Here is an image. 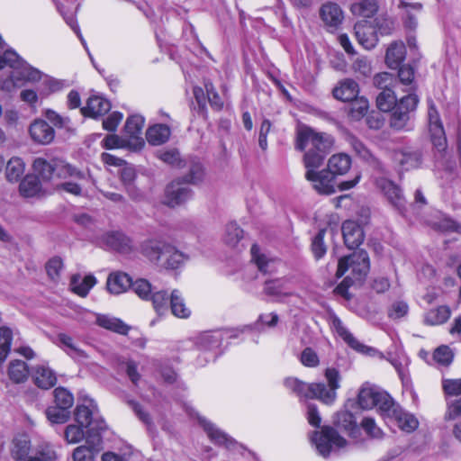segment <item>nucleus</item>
<instances>
[{
	"instance_id": "nucleus-63",
	"label": "nucleus",
	"mask_w": 461,
	"mask_h": 461,
	"mask_svg": "<svg viewBox=\"0 0 461 461\" xmlns=\"http://www.w3.org/2000/svg\"><path fill=\"white\" fill-rule=\"evenodd\" d=\"M447 405V409L445 413V419L447 420H455L461 416V397L448 400Z\"/></svg>"
},
{
	"instance_id": "nucleus-6",
	"label": "nucleus",
	"mask_w": 461,
	"mask_h": 461,
	"mask_svg": "<svg viewBox=\"0 0 461 461\" xmlns=\"http://www.w3.org/2000/svg\"><path fill=\"white\" fill-rule=\"evenodd\" d=\"M6 66L14 69L11 78L14 81V84H17L16 82L20 80L36 81L41 78V72L32 68L14 50H6L3 55H0V69Z\"/></svg>"
},
{
	"instance_id": "nucleus-22",
	"label": "nucleus",
	"mask_w": 461,
	"mask_h": 461,
	"mask_svg": "<svg viewBox=\"0 0 461 461\" xmlns=\"http://www.w3.org/2000/svg\"><path fill=\"white\" fill-rule=\"evenodd\" d=\"M29 131L32 139L42 145L50 143L55 137L54 129L43 120L34 121L31 124Z\"/></svg>"
},
{
	"instance_id": "nucleus-7",
	"label": "nucleus",
	"mask_w": 461,
	"mask_h": 461,
	"mask_svg": "<svg viewBox=\"0 0 461 461\" xmlns=\"http://www.w3.org/2000/svg\"><path fill=\"white\" fill-rule=\"evenodd\" d=\"M310 439L317 452L323 457L329 456L331 451L344 448L348 445L347 440L330 426L322 427L321 430L314 431Z\"/></svg>"
},
{
	"instance_id": "nucleus-46",
	"label": "nucleus",
	"mask_w": 461,
	"mask_h": 461,
	"mask_svg": "<svg viewBox=\"0 0 461 461\" xmlns=\"http://www.w3.org/2000/svg\"><path fill=\"white\" fill-rule=\"evenodd\" d=\"M149 301L152 303L153 308L158 314L163 315L167 312L170 297H168L166 291L160 290L153 292L149 297Z\"/></svg>"
},
{
	"instance_id": "nucleus-29",
	"label": "nucleus",
	"mask_w": 461,
	"mask_h": 461,
	"mask_svg": "<svg viewBox=\"0 0 461 461\" xmlns=\"http://www.w3.org/2000/svg\"><path fill=\"white\" fill-rule=\"evenodd\" d=\"M406 48L403 42L395 41L386 50L385 61L389 68H397L405 59Z\"/></svg>"
},
{
	"instance_id": "nucleus-17",
	"label": "nucleus",
	"mask_w": 461,
	"mask_h": 461,
	"mask_svg": "<svg viewBox=\"0 0 461 461\" xmlns=\"http://www.w3.org/2000/svg\"><path fill=\"white\" fill-rule=\"evenodd\" d=\"M87 446L77 447L73 452L74 461H95V453L102 449V437L96 435H86Z\"/></svg>"
},
{
	"instance_id": "nucleus-31",
	"label": "nucleus",
	"mask_w": 461,
	"mask_h": 461,
	"mask_svg": "<svg viewBox=\"0 0 461 461\" xmlns=\"http://www.w3.org/2000/svg\"><path fill=\"white\" fill-rule=\"evenodd\" d=\"M26 165L19 157L11 158L5 165V178L10 183L19 182L24 175Z\"/></svg>"
},
{
	"instance_id": "nucleus-40",
	"label": "nucleus",
	"mask_w": 461,
	"mask_h": 461,
	"mask_svg": "<svg viewBox=\"0 0 461 461\" xmlns=\"http://www.w3.org/2000/svg\"><path fill=\"white\" fill-rule=\"evenodd\" d=\"M334 326L337 333L347 342L352 348L361 353H368L371 349L361 344L353 335L342 325L339 320L334 321Z\"/></svg>"
},
{
	"instance_id": "nucleus-44",
	"label": "nucleus",
	"mask_w": 461,
	"mask_h": 461,
	"mask_svg": "<svg viewBox=\"0 0 461 461\" xmlns=\"http://www.w3.org/2000/svg\"><path fill=\"white\" fill-rule=\"evenodd\" d=\"M13 330L7 326L0 327V366L5 361L11 350Z\"/></svg>"
},
{
	"instance_id": "nucleus-33",
	"label": "nucleus",
	"mask_w": 461,
	"mask_h": 461,
	"mask_svg": "<svg viewBox=\"0 0 461 461\" xmlns=\"http://www.w3.org/2000/svg\"><path fill=\"white\" fill-rule=\"evenodd\" d=\"M31 441L26 435H20L14 438L11 447V456L16 461H24L29 456Z\"/></svg>"
},
{
	"instance_id": "nucleus-45",
	"label": "nucleus",
	"mask_w": 461,
	"mask_h": 461,
	"mask_svg": "<svg viewBox=\"0 0 461 461\" xmlns=\"http://www.w3.org/2000/svg\"><path fill=\"white\" fill-rule=\"evenodd\" d=\"M351 102L348 116L353 121H359L367 113L369 103L365 97H357Z\"/></svg>"
},
{
	"instance_id": "nucleus-43",
	"label": "nucleus",
	"mask_w": 461,
	"mask_h": 461,
	"mask_svg": "<svg viewBox=\"0 0 461 461\" xmlns=\"http://www.w3.org/2000/svg\"><path fill=\"white\" fill-rule=\"evenodd\" d=\"M397 103V98L393 89H385L376 97L377 108L384 113L392 111Z\"/></svg>"
},
{
	"instance_id": "nucleus-23",
	"label": "nucleus",
	"mask_w": 461,
	"mask_h": 461,
	"mask_svg": "<svg viewBox=\"0 0 461 461\" xmlns=\"http://www.w3.org/2000/svg\"><path fill=\"white\" fill-rule=\"evenodd\" d=\"M342 234L345 245L352 249L357 248L364 240L362 228L354 221H346L342 224Z\"/></svg>"
},
{
	"instance_id": "nucleus-4",
	"label": "nucleus",
	"mask_w": 461,
	"mask_h": 461,
	"mask_svg": "<svg viewBox=\"0 0 461 461\" xmlns=\"http://www.w3.org/2000/svg\"><path fill=\"white\" fill-rule=\"evenodd\" d=\"M369 270L368 255L364 250L354 252L353 254L341 258L338 263L336 276L341 277L347 272L348 275L343 282L337 286L338 294L345 295L348 287L355 282L362 281Z\"/></svg>"
},
{
	"instance_id": "nucleus-8",
	"label": "nucleus",
	"mask_w": 461,
	"mask_h": 461,
	"mask_svg": "<svg viewBox=\"0 0 461 461\" xmlns=\"http://www.w3.org/2000/svg\"><path fill=\"white\" fill-rule=\"evenodd\" d=\"M393 402V398L386 392L368 383L361 386L357 395V402L362 409L370 410L376 407L383 415L390 410Z\"/></svg>"
},
{
	"instance_id": "nucleus-9",
	"label": "nucleus",
	"mask_w": 461,
	"mask_h": 461,
	"mask_svg": "<svg viewBox=\"0 0 461 461\" xmlns=\"http://www.w3.org/2000/svg\"><path fill=\"white\" fill-rule=\"evenodd\" d=\"M75 419L81 427L89 428L86 435H101L106 429L104 420L98 416V408L93 400H88L86 403L76 408Z\"/></svg>"
},
{
	"instance_id": "nucleus-51",
	"label": "nucleus",
	"mask_w": 461,
	"mask_h": 461,
	"mask_svg": "<svg viewBox=\"0 0 461 461\" xmlns=\"http://www.w3.org/2000/svg\"><path fill=\"white\" fill-rule=\"evenodd\" d=\"M414 71L410 66H402L399 68L397 86L402 84L406 87L404 91L411 92V94L415 90L413 84Z\"/></svg>"
},
{
	"instance_id": "nucleus-25",
	"label": "nucleus",
	"mask_w": 461,
	"mask_h": 461,
	"mask_svg": "<svg viewBox=\"0 0 461 461\" xmlns=\"http://www.w3.org/2000/svg\"><path fill=\"white\" fill-rule=\"evenodd\" d=\"M111 109V104L106 99L93 95L86 102V105L81 108V113L85 116L96 118L104 115Z\"/></svg>"
},
{
	"instance_id": "nucleus-47",
	"label": "nucleus",
	"mask_w": 461,
	"mask_h": 461,
	"mask_svg": "<svg viewBox=\"0 0 461 461\" xmlns=\"http://www.w3.org/2000/svg\"><path fill=\"white\" fill-rule=\"evenodd\" d=\"M243 238V230L235 222H230L226 225L223 237L224 243L234 248Z\"/></svg>"
},
{
	"instance_id": "nucleus-15",
	"label": "nucleus",
	"mask_w": 461,
	"mask_h": 461,
	"mask_svg": "<svg viewBox=\"0 0 461 461\" xmlns=\"http://www.w3.org/2000/svg\"><path fill=\"white\" fill-rule=\"evenodd\" d=\"M376 185L393 207L401 212L404 210L406 201L397 185L387 178H379Z\"/></svg>"
},
{
	"instance_id": "nucleus-26",
	"label": "nucleus",
	"mask_w": 461,
	"mask_h": 461,
	"mask_svg": "<svg viewBox=\"0 0 461 461\" xmlns=\"http://www.w3.org/2000/svg\"><path fill=\"white\" fill-rule=\"evenodd\" d=\"M131 284L132 280L126 273L114 272L109 275L106 287L109 293L120 294L131 288Z\"/></svg>"
},
{
	"instance_id": "nucleus-1",
	"label": "nucleus",
	"mask_w": 461,
	"mask_h": 461,
	"mask_svg": "<svg viewBox=\"0 0 461 461\" xmlns=\"http://www.w3.org/2000/svg\"><path fill=\"white\" fill-rule=\"evenodd\" d=\"M333 142L330 135L317 132L310 127L301 126L297 130L295 149L304 151L305 178L321 194H331L335 192L334 176L328 170L316 171L322 165Z\"/></svg>"
},
{
	"instance_id": "nucleus-10",
	"label": "nucleus",
	"mask_w": 461,
	"mask_h": 461,
	"mask_svg": "<svg viewBox=\"0 0 461 461\" xmlns=\"http://www.w3.org/2000/svg\"><path fill=\"white\" fill-rule=\"evenodd\" d=\"M418 103L419 98L414 93L402 97L393 109L390 126L397 131L406 128L410 121V114L416 109Z\"/></svg>"
},
{
	"instance_id": "nucleus-27",
	"label": "nucleus",
	"mask_w": 461,
	"mask_h": 461,
	"mask_svg": "<svg viewBox=\"0 0 461 461\" xmlns=\"http://www.w3.org/2000/svg\"><path fill=\"white\" fill-rule=\"evenodd\" d=\"M95 323L104 329L122 335L127 334L130 330V327L122 320L106 314H96Z\"/></svg>"
},
{
	"instance_id": "nucleus-55",
	"label": "nucleus",
	"mask_w": 461,
	"mask_h": 461,
	"mask_svg": "<svg viewBox=\"0 0 461 461\" xmlns=\"http://www.w3.org/2000/svg\"><path fill=\"white\" fill-rule=\"evenodd\" d=\"M374 85L382 91L393 89L397 87V79H395L392 74L383 72L375 76Z\"/></svg>"
},
{
	"instance_id": "nucleus-56",
	"label": "nucleus",
	"mask_w": 461,
	"mask_h": 461,
	"mask_svg": "<svg viewBox=\"0 0 461 461\" xmlns=\"http://www.w3.org/2000/svg\"><path fill=\"white\" fill-rule=\"evenodd\" d=\"M68 409L59 406L50 407L46 411L48 420L52 423H65L69 417Z\"/></svg>"
},
{
	"instance_id": "nucleus-38",
	"label": "nucleus",
	"mask_w": 461,
	"mask_h": 461,
	"mask_svg": "<svg viewBox=\"0 0 461 461\" xmlns=\"http://www.w3.org/2000/svg\"><path fill=\"white\" fill-rule=\"evenodd\" d=\"M169 136L170 129L165 124H156L149 127L146 133L148 141L152 145L165 143L169 139Z\"/></svg>"
},
{
	"instance_id": "nucleus-21",
	"label": "nucleus",
	"mask_w": 461,
	"mask_h": 461,
	"mask_svg": "<svg viewBox=\"0 0 461 461\" xmlns=\"http://www.w3.org/2000/svg\"><path fill=\"white\" fill-rule=\"evenodd\" d=\"M100 242L110 249L127 253L131 249V240L120 231H108L102 235Z\"/></svg>"
},
{
	"instance_id": "nucleus-3",
	"label": "nucleus",
	"mask_w": 461,
	"mask_h": 461,
	"mask_svg": "<svg viewBox=\"0 0 461 461\" xmlns=\"http://www.w3.org/2000/svg\"><path fill=\"white\" fill-rule=\"evenodd\" d=\"M324 375L328 382L327 385L323 383L307 384L297 378H287L285 384L300 397L317 399L324 404L330 405L337 399V390L340 387L341 376L335 368H327Z\"/></svg>"
},
{
	"instance_id": "nucleus-41",
	"label": "nucleus",
	"mask_w": 461,
	"mask_h": 461,
	"mask_svg": "<svg viewBox=\"0 0 461 461\" xmlns=\"http://www.w3.org/2000/svg\"><path fill=\"white\" fill-rule=\"evenodd\" d=\"M204 430L207 432L212 441L216 444H223L229 447L234 443L233 439L229 438L224 432L218 429L212 423L205 420H200Z\"/></svg>"
},
{
	"instance_id": "nucleus-61",
	"label": "nucleus",
	"mask_w": 461,
	"mask_h": 461,
	"mask_svg": "<svg viewBox=\"0 0 461 461\" xmlns=\"http://www.w3.org/2000/svg\"><path fill=\"white\" fill-rule=\"evenodd\" d=\"M62 269L63 260L59 257L50 258L46 264L47 274L52 280L59 277Z\"/></svg>"
},
{
	"instance_id": "nucleus-11",
	"label": "nucleus",
	"mask_w": 461,
	"mask_h": 461,
	"mask_svg": "<svg viewBox=\"0 0 461 461\" xmlns=\"http://www.w3.org/2000/svg\"><path fill=\"white\" fill-rule=\"evenodd\" d=\"M428 119L431 141L438 151H442L445 149L447 144L445 131L439 113L431 101H429Z\"/></svg>"
},
{
	"instance_id": "nucleus-14",
	"label": "nucleus",
	"mask_w": 461,
	"mask_h": 461,
	"mask_svg": "<svg viewBox=\"0 0 461 461\" xmlns=\"http://www.w3.org/2000/svg\"><path fill=\"white\" fill-rule=\"evenodd\" d=\"M320 17L324 25L330 30H337L344 20L341 7L333 2H326L320 8Z\"/></svg>"
},
{
	"instance_id": "nucleus-32",
	"label": "nucleus",
	"mask_w": 461,
	"mask_h": 461,
	"mask_svg": "<svg viewBox=\"0 0 461 461\" xmlns=\"http://www.w3.org/2000/svg\"><path fill=\"white\" fill-rule=\"evenodd\" d=\"M351 166L349 156L339 153L331 156L328 161V171L334 176L346 174Z\"/></svg>"
},
{
	"instance_id": "nucleus-64",
	"label": "nucleus",
	"mask_w": 461,
	"mask_h": 461,
	"mask_svg": "<svg viewBox=\"0 0 461 461\" xmlns=\"http://www.w3.org/2000/svg\"><path fill=\"white\" fill-rule=\"evenodd\" d=\"M409 311L408 304L404 302H395L389 309L388 316L393 320H398L404 317Z\"/></svg>"
},
{
	"instance_id": "nucleus-36",
	"label": "nucleus",
	"mask_w": 461,
	"mask_h": 461,
	"mask_svg": "<svg viewBox=\"0 0 461 461\" xmlns=\"http://www.w3.org/2000/svg\"><path fill=\"white\" fill-rule=\"evenodd\" d=\"M170 309L174 316L180 319H187L191 315V310L186 306L180 291L173 290L170 294Z\"/></svg>"
},
{
	"instance_id": "nucleus-2",
	"label": "nucleus",
	"mask_w": 461,
	"mask_h": 461,
	"mask_svg": "<svg viewBox=\"0 0 461 461\" xmlns=\"http://www.w3.org/2000/svg\"><path fill=\"white\" fill-rule=\"evenodd\" d=\"M33 168L44 180H64L55 184L59 189L73 195H81L82 182L86 179V175L68 162L59 158L47 161L38 158L33 162Z\"/></svg>"
},
{
	"instance_id": "nucleus-13",
	"label": "nucleus",
	"mask_w": 461,
	"mask_h": 461,
	"mask_svg": "<svg viewBox=\"0 0 461 461\" xmlns=\"http://www.w3.org/2000/svg\"><path fill=\"white\" fill-rule=\"evenodd\" d=\"M389 409V411L384 412V416L393 419L402 431L410 433L418 428L419 421L414 415L404 411L394 402H393V405Z\"/></svg>"
},
{
	"instance_id": "nucleus-19",
	"label": "nucleus",
	"mask_w": 461,
	"mask_h": 461,
	"mask_svg": "<svg viewBox=\"0 0 461 461\" xmlns=\"http://www.w3.org/2000/svg\"><path fill=\"white\" fill-rule=\"evenodd\" d=\"M144 122V118L140 115L130 116L126 121L124 133L134 149L140 148L144 144L142 139Z\"/></svg>"
},
{
	"instance_id": "nucleus-50",
	"label": "nucleus",
	"mask_w": 461,
	"mask_h": 461,
	"mask_svg": "<svg viewBox=\"0 0 461 461\" xmlns=\"http://www.w3.org/2000/svg\"><path fill=\"white\" fill-rule=\"evenodd\" d=\"M251 255L252 259L255 261L260 271L264 273L272 271V267L275 265L276 261L268 259L264 254H261L258 246L253 245L251 247Z\"/></svg>"
},
{
	"instance_id": "nucleus-34",
	"label": "nucleus",
	"mask_w": 461,
	"mask_h": 461,
	"mask_svg": "<svg viewBox=\"0 0 461 461\" xmlns=\"http://www.w3.org/2000/svg\"><path fill=\"white\" fill-rule=\"evenodd\" d=\"M58 342L59 347L67 352L71 357L77 360H83L87 357V355L84 350L77 347L73 338L65 333H59L58 335Z\"/></svg>"
},
{
	"instance_id": "nucleus-35",
	"label": "nucleus",
	"mask_w": 461,
	"mask_h": 461,
	"mask_svg": "<svg viewBox=\"0 0 461 461\" xmlns=\"http://www.w3.org/2000/svg\"><path fill=\"white\" fill-rule=\"evenodd\" d=\"M337 427L344 429L349 436L356 437L358 433V427L354 415L348 411H339L334 420Z\"/></svg>"
},
{
	"instance_id": "nucleus-58",
	"label": "nucleus",
	"mask_w": 461,
	"mask_h": 461,
	"mask_svg": "<svg viewBox=\"0 0 461 461\" xmlns=\"http://www.w3.org/2000/svg\"><path fill=\"white\" fill-rule=\"evenodd\" d=\"M103 146L107 149L125 147L132 148V144L130 143V140L126 136L121 138L115 134L107 135L103 140Z\"/></svg>"
},
{
	"instance_id": "nucleus-60",
	"label": "nucleus",
	"mask_w": 461,
	"mask_h": 461,
	"mask_svg": "<svg viewBox=\"0 0 461 461\" xmlns=\"http://www.w3.org/2000/svg\"><path fill=\"white\" fill-rule=\"evenodd\" d=\"M83 428L79 424L78 425H68L65 430V438L69 444H76L81 441L85 433L83 431Z\"/></svg>"
},
{
	"instance_id": "nucleus-57",
	"label": "nucleus",
	"mask_w": 461,
	"mask_h": 461,
	"mask_svg": "<svg viewBox=\"0 0 461 461\" xmlns=\"http://www.w3.org/2000/svg\"><path fill=\"white\" fill-rule=\"evenodd\" d=\"M325 233V230H321L312 240V251L316 259L321 258L326 254L327 247L324 243Z\"/></svg>"
},
{
	"instance_id": "nucleus-49",
	"label": "nucleus",
	"mask_w": 461,
	"mask_h": 461,
	"mask_svg": "<svg viewBox=\"0 0 461 461\" xmlns=\"http://www.w3.org/2000/svg\"><path fill=\"white\" fill-rule=\"evenodd\" d=\"M264 290L267 294L272 296L290 295L292 294L287 289V283L282 279L266 282Z\"/></svg>"
},
{
	"instance_id": "nucleus-24",
	"label": "nucleus",
	"mask_w": 461,
	"mask_h": 461,
	"mask_svg": "<svg viewBox=\"0 0 461 461\" xmlns=\"http://www.w3.org/2000/svg\"><path fill=\"white\" fill-rule=\"evenodd\" d=\"M359 93L358 84L350 78H346L338 83L333 88V96L342 102H351Z\"/></svg>"
},
{
	"instance_id": "nucleus-39",
	"label": "nucleus",
	"mask_w": 461,
	"mask_h": 461,
	"mask_svg": "<svg viewBox=\"0 0 461 461\" xmlns=\"http://www.w3.org/2000/svg\"><path fill=\"white\" fill-rule=\"evenodd\" d=\"M378 10L376 0H362L350 6V11L355 16L372 18Z\"/></svg>"
},
{
	"instance_id": "nucleus-16",
	"label": "nucleus",
	"mask_w": 461,
	"mask_h": 461,
	"mask_svg": "<svg viewBox=\"0 0 461 461\" xmlns=\"http://www.w3.org/2000/svg\"><path fill=\"white\" fill-rule=\"evenodd\" d=\"M356 38L360 45L366 50L373 49L377 41V31L370 21H358L354 27Z\"/></svg>"
},
{
	"instance_id": "nucleus-52",
	"label": "nucleus",
	"mask_w": 461,
	"mask_h": 461,
	"mask_svg": "<svg viewBox=\"0 0 461 461\" xmlns=\"http://www.w3.org/2000/svg\"><path fill=\"white\" fill-rule=\"evenodd\" d=\"M131 288L143 301H149V297L153 293L151 284L144 278L132 281Z\"/></svg>"
},
{
	"instance_id": "nucleus-20",
	"label": "nucleus",
	"mask_w": 461,
	"mask_h": 461,
	"mask_svg": "<svg viewBox=\"0 0 461 461\" xmlns=\"http://www.w3.org/2000/svg\"><path fill=\"white\" fill-rule=\"evenodd\" d=\"M191 196L192 192L189 187L179 183H172L166 189L164 203L170 207H176L189 200Z\"/></svg>"
},
{
	"instance_id": "nucleus-12",
	"label": "nucleus",
	"mask_w": 461,
	"mask_h": 461,
	"mask_svg": "<svg viewBox=\"0 0 461 461\" xmlns=\"http://www.w3.org/2000/svg\"><path fill=\"white\" fill-rule=\"evenodd\" d=\"M392 158L402 170L417 168L421 163V153L411 147H402L393 151Z\"/></svg>"
},
{
	"instance_id": "nucleus-62",
	"label": "nucleus",
	"mask_w": 461,
	"mask_h": 461,
	"mask_svg": "<svg viewBox=\"0 0 461 461\" xmlns=\"http://www.w3.org/2000/svg\"><path fill=\"white\" fill-rule=\"evenodd\" d=\"M433 359L443 366L449 365L453 359V354L447 346L438 347L433 353Z\"/></svg>"
},
{
	"instance_id": "nucleus-5",
	"label": "nucleus",
	"mask_w": 461,
	"mask_h": 461,
	"mask_svg": "<svg viewBox=\"0 0 461 461\" xmlns=\"http://www.w3.org/2000/svg\"><path fill=\"white\" fill-rule=\"evenodd\" d=\"M142 254L151 262L165 268L176 269L186 259L185 255L171 244L159 240H148L141 245Z\"/></svg>"
},
{
	"instance_id": "nucleus-53",
	"label": "nucleus",
	"mask_w": 461,
	"mask_h": 461,
	"mask_svg": "<svg viewBox=\"0 0 461 461\" xmlns=\"http://www.w3.org/2000/svg\"><path fill=\"white\" fill-rule=\"evenodd\" d=\"M442 387L447 402L450 399L461 398V378L443 379Z\"/></svg>"
},
{
	"instance_id": "nucleus-37",
	"label": "nucleus",
	"mask_w": 461,
	"mask_h": 461,
	"mask_svg": "<svg viewBox=\"0 0 461 461\" xmlns=\"http://www.w3.org/2000/svg\"><path fill=\"white\" fill-rule=\"evenodd\" d=\"M59 455L51 444L43 442L38 445L34 454L28 456L24 461H58Z\"/></svg>"
},
{
	"instance_id": "nucleus-18",
	"label": "nucleus",
	"mask_w": 461,
	"mask_h": 461,
	"mask_svg": "<svg viewBox=\"0 0 461 461\" xmlns=\"http://www.w3.org/2000/svg\"><path fill=\"white\" fill-rule=\"evenodd\" d=\"M31 376L35 385L43 390L50 389L57 384L56 373L46 364L35 365Z\"/></svg>"
},
{
	"instance_id": "nucleus-30",
	"label": "nucleus",
	"mask_w": 461,
	"mask_h": 461,
	"mask_svg": "<svg viewBox=\"0 0 461 461\" xmlns=\"http://www.w3.org/2000/svg\"><path fill=\"white\" fill-rule=\"evenodd\" d=\"M95 284L96 279L92 275L85 276H81L80 275H74L70 280V287L72 292L81 297H86Z\"/></svg>"
},
{
	"instance_id": "nucleus-28",
	"label": "nucleus",
	"mask_w": 461,
	"mask_h": 461,
	"mask_svg": "<svg viewBox=\"0 0 461 461\" xmlns=\"http://www.w3.org/2000/svg\"><path fill=\"white\" fill-rule=\"evenodd\" d=\"M7 375L13 383L23 384L28 379L31 372L24 361L14 359L10 361L8 365Z\"/></svg>"
},
{
	"instance_id": "nucleus-59",
	"label": "nucleus",
	"mask_w": 461,
	"mask_h": 461,
	"mask_svg": "<svg viewBox=\"0 0 461 461\" xmlns=\"http://www.w3.org/2000/svg\"><path fill=\"white\" fill-rule=\"evenodd\" d=\"M361 427L371 438H381L384 435L383 430L376 425L375 420L373 418H364L361 421Z\"/></svg>"
},
{
	"instance_id": "nucleus-42",
	"label": "nucleus",
	"mask_w": 461,
	"mask_h": 461,
	"mask_svg": "<svg viewBox=\"0 0 461 461\" xmlns=\"http://www.w3.org/2000/svg\"><path fill=\"white\" fill-rule=\"evenodd\" d=\"M19 191L24 197L36 196L41 191L39 179L34 176H26L20 183Z\"/></svg>"
},
{
	"instance_id": "nucleus-48",
	"label": "nucleus",
	"mask_w": 461,
	"mask_h": 461,
	"mask_svg": "<svg viewBox=\"0 0 461 461\" xmlns=\"http://www.w3.org/2000/svg\"><path fill=\"white\" fill-rule=\"evenodd\" d=\"M449 317V309L446 306H440L428 312L425 316V321L430 325H439L446 322Z\"/></svg>"
},
{
	"instance_id": "nucleus-54",
	"label": "nucleus",
	"mask_w": 461,
	"mask_h": 461,
	"mask_svg": "<svg viewBox=\"0 0 461 461\" xmlns=\"http://www.w3.org/2000/svg\"><path fill=\"white\" fill-rule=\"evenodd\" d=\"M55 403L63 409H69L74 403V397L67 389L59 387L54 390Z\"/></svg>"
}]
</instances>
